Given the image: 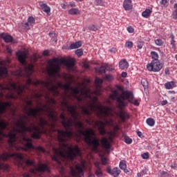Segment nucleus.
Here are the masks:
<instances>
[{
  "label": "nucleus",
  "mask_w": 177,
  "mask_h": 177,
  "mask_svg": "<svg viewBox=\"0 0 177 177\" xmlns=\"http://www.w3.org/2000/svg\"><path fill=\"white\" fill-rule=\"evenodd\" d=\"M117 89H118L119 91H122V87H121L120 86H116Z\"/></svg>",
  "instance_id": "0e129e2a"
},
{
  "label": "nucleus",
  "mask_w": 177,
  "mask_h": 177,
  "mask_svg": "<svg viewBox=\"0 0 177 177\" xmlns=\"http://www.w3.org/2000/svg\"><path fill=\"white\" fill-rule=\"evenodd\" d=\"M68 13L69 15H80V10H78L77 8H71L68 10Z\"/></svg>",
  "instance_id": "bb28decb"
},
{
  "label": "nucleus",
  "mask_w": 177,
  "mask_h": 177,
  "mask_svg": "<svg viewBox=\"0 0 177 177\" xmlns=\"http://www.w3.org/2000/svg\"><path fill=\"white\" fill-rule=\"evenodd\" d=\"M141 174H142V175H146V174H147V171H146V169H142Z\"/></svg>",
  "instance_id": "052dcab7"
},
{
  "label": "nucleus",
  "mask_w": 177,
  "mask_h": 177,
  "mask_svg": "<svg viewBox=\"0 0 177 177\" xmlns=\"http://www.w3.org/2000/svg\"><path fill=\"white\" fill-rule=\"evenodd\" d=\"M175 10L173 12L172 16L174 20H177V3H174V6Z\"/></svg>",
  "instance_id": "c85d7f7f"
},
{
  "label": "nucleus",
  "mask_w": 177,
  "mask_h": 177,
  "mask_svg": "<svg viewBox=\"0 0 177 177\" xmlns=\"http://www.w3.org/2000/svg\"><path fill=\"white\" fill-rule=\"evenodd\" d=\"M142 158H143V160H147L149 158V153L146 152L144 153L141 155Z\"/></svg>",
  "instance_id": "ea45409f"
},
{
  "label": "nucleus",
  "mask_w": 177,
  "mask_h": 177,
  "mask_svg": "<svg viewBox=\"0 0 177 177\" xmlns=\"http://www.w3.org/2000/svg\"><path fill=\"white\" fill-rule=\"evenodd\" d=\"M137 135L139 136V138H142L143 134L142 133L141 131H137Z\"/></svg>",
  "instance_id": "4d7b16f0"
},
{
  "label": "nucleus",
  "mask_w": 177,
  "mask_h": 177,
  "mask_svg": "<svg viewBox=\"0 0 177 177\" xmlns=\"http://www.w3.org/2000/svg\"><path fill=\"white\" fill-rule=\"evenodd\" d=\"M88 30H91V31H97V26L92 25L88 27Z\"/></svg>",
  "instance_id": "a19ab883"
},
{
  "label": "nucleus",
  "mask_w": 177,
  "mask_h": 177,
  "mask_svg": "<svg viewBox=\"0 0 177 177\" xmlns=\"http://www.w3.org/2000/svg\"><path fill=\"white\" fill-rule=\"evenodd\" d=\"M160 175L162 177H167L168 176V173L167 171H161Z\"/></svg>",
  "instance_id": "de8ad7c7"
},
{
  "label": "nucleus",
  "mask_w": 177,
  "mask_h": 177,
  "mask_svg": "<svg viewBox=\"0 0 177 177\" xmlns=\"http://www.w3.org/2000/svg\"><path fill=\"white\" fill-rule=\"evenodd\" d=\"M122 136L124 139V142L127 143V145H131V143H132V140L129 136H127L125 133H122Z\"/></svg>",
  "instance_id": "5701e85b"
},
{
  "label": "nucleus",
  "mask_w": 177,
  "mask_h": 177,
  "mask_svg": "<svg viewBox=\"0 0 177 177\" xmlns=\"http://www.w3.org/2000/svg\"><path fill=\"white\" fill-rule=\"evenodd\" d=\"M82 46V41H78L71 44L69 46V49L71 50L73 49H78V48H81Z\"/></svg>",
  "instance_id": "a211bd4d"
},
{
  "label": "nucleus",
  "mask_w": 177,
  "mask_h": 177,
  "mask_svg": "<svg viewBox=\"0 0 177 177\" xmlns=\"http://www.w3.org/2000/svg\"><path fill=\"white\" fill-rule=\"evenodd\" d=\"M119 167L120 169L124 170V172H125V174H127V175H131V171L127 169V163H125V160L120 161Z\"/></svg>",
  "instance_id": "dca6fc26"
},
{
  "label": "nucleus",
  "mask_w": 177,
  "mask_h": 177,
  "mask_svg": "<svg viewBox=\"0 0 177 177\" xmlns=\"http://www.w3.org/2000/svg\"><path fill=\"white\" fill-rule=\"evenodd\" d=\"M94 165L96 168L95 170H102V167L100 166V162H95Z\"/></svg>",
  "instance_id": "c9c22d12"
},
{
  "label": "nucleus",
  "mask_w": 177,
  "mask_h": 177,
  "mask_svg": "<svg viewBox=\"0 0 177 177\" xmlns=\"http://www.w3.org/2000/svg\"><path fill=\"white\" fill-rule=\"evenodd\" d=\"M155 44L158 46H162V45H164V41L161 39H158L155 40Z\"/></svg>",
  "instance_id": "c756f323"
},
{
  "label": "nucleus",
  "mask_w": 177,
  "mask_h": 177,
  "mask_svg": "<svg viewBox=\"0 0 177 177\" xmlns=\"http://www.w3.org/2000/svg\"><path fill=\"white\" fill-rule=\"evenodd\" d=\"M7 52L9 53V55H12V50L9 48H7Z\"/></svg>",
  "instance_id": "680f3d73"
},
{
  "label": "nucleus",
  "mask_w": 177,
  "mask_h": 177,
  "mask_svg": "<svg viewBox=\"0 0 177 177\" xmlns=\"http://www.w3.org/2000/svg\"><path fill=\"white\" fill-rule=\"evenodd\" d=\"M71 175L73 177H85V171L81 166L76 165L75 169L71 167Z\"/></svg>",
  "instance_id": "9d476101"
},
{
  "label": "nucleus",
  "mask_w": 177,
  "mask_h": 177,
  "mask_svg": "<svg viewBox=\"0 0 177 177\" xmlns=\"http://www.w3.org/2000/svg\"><path fill=\"white\" fill-rule=\"evenodd\" d=\"M151 10L147 9L142 13V16L143 17H145V19H148V17H150V15H151Z\"/></svg>",
  "instance_id": "b1692460"
},
{
  "label": "nucleus",
  "mask_w": 177,
  "mask_h": 177,
  "mask_svg": "<svg viewBox=\"0 0 177 177\" xmlns=\"http://www.w3.org/2000/svg\"><path fill=\"white\" fill-rule=\"evenodd\" d=\"M137 176H138V177H140V176H142L143 174L140 172V173H138V174H137Z\"/></svg>",
  "instance_id": "338daca9"
},
{
  "label": "nucleus",
  "mask_w": 177,
  "mask_h": 177,
  "mask_svg": "<svg viewBox=\"0 0 177 177\" xmlns=\"http://www.w3.org/2000/svg\"><path fill=\"white\" fill-rule=\"evenodd\" d=\"M1 66H3L5 64V61H1L0 62Z\"/></svg>",
  "instance_id": "774afa93"
},
{
  "label": "nucleus",
  "mask_w": 177,
  "mask_h": 177,
  "mask_svg": "<svg viewBox=\"0 0 177 177\" xmlns=\"http://www.w3.org/2000/svg\"><path fill=\"white\" fill-rule=\"evenodd\" d=\"M95 3L99 6H104V1L103 0H95Z\"/></svg>",
  "instance_id": "2f4dec72"
},
{
  "label": "nucleus",
  "mask_w": 177,
  "mask_h": 177,
  "mask_svg": "<svg viewBox=\"0 0 177 177\" xmlns=\"http://www.w3.org/2000/svg\"><path fill=\"white\" fill-rule=\"evenodd\" d=\"M40 7L43 12L46 13H50V8L46 5V3H42L40 5Z\"/></svg>",
  "instance_id": "aec40b11"
},
{
  "label": "nucleus",
  "mask_w": 177,
  "mask_h": 177,
  "mask_svg": "<svg viewBox=\"0 0 177 177\" xmlns=\"http://www.w3.org/2000/svg\"><path fill=\"white\" fill-rule=\"evenodd\" d=\"M160 3H161V5H164V6H165V5H167V3H168V1L167 0H161Z\"/></svg>",
  "instance_id": "8fccbe9b"
},
{
  "label": "nucleus",
  "mask_w": 177,
  "mask_h": 177,
  "mask_svg": "<svg viewBox=\"0 0 177 177\" xmlns=\"http://www.w3.org/2000/svg\"><path fill=\"white\" fill-rule=\"evenodd\" d=\"M105 78L107 80V81H111V80H113V75L106 74Z\"/></svg>",
  "instance_id": "c03bdc74"
},
{
  "label": "nucleus",
  "mask_w": 177,
  "mask_h": 177,
  "mask_svg": "<svg viewBox=\"0 0 177 177\" xmlns=\"http://www.w3.org/2000/svg\"><path fill=\"white\" fill-rule=\"evenodd\" d=\"M171 45L175 46V40L174 39V35L171 36Z\"/></svg>",
  "instance_id": "3c124183"
},
{
  "label": "nucleus",
  "mask_w": 177,
  "mask_h": 177,
  "mask_svg": "<svg viewBox=\"0 0 177 177\" xmlns=\"http://www.w3.org/2000/svg\"><path fill=\"white\" fill-rule=\"evenodd\" d=\"M50 51L48 50H45L43 52V56H49Z\"/></svg>",
  "instance_id": "09e8293b"
},
{
  "label": "nucleus",
  "mask_w": 177,
  "mask_h": 177,
  "mask_svg": "<svg viewBox=\"0 0 177 177\" xmlns=\"http://www.w3.org/2000/svg\"><path fill=\"white\" fill-rule=\"evenodd\" d=\"M121 118L122 121H125L126 118H129V115H125V114L122 113Z\"/></svg>",
  "instance_id": "a18cd8bd"
},
{
  "label": "nucleus",
  "mask_w": 177,
  "mask_h": 177,
  "mask_svg": "<svg viewBox=\"0 0 177 177\" xmlns=\"http://www.w3.org/2000/svg\"><path fill=\"white\" fill-rule=\"evenodd\" d=\"M132 0H124L123 8L125 10H131L132 9Z\"/></svg>",
  "instance_id": "f3484780"
},
{
  "label": "nucleus",
  "mask_w": 177,
  "mask_h": 177,
  "mask_svg": "<svg viewBox=\"0 0 177 177\" xmlns=\"http://www.w3.org/2000/svg\"><path fill=\"white\" fill-rule=\"evenodd\" d=\"M0 38L3 39L6 44H9L13 41V37L10 35L5 32L1 33Z\"/></svg>",
  "instance_id": "ddd939ff"
},
{
  "label": "nucleus",
  "mask_w": 177,
  "mask_h": 177,
  "mask_svg": "<svg viewBox=\"0 0 177 177\" xmlns=\"http://www.w3.org/2000/svg\"><path fill=\"white\" fill-rule=\"evenodd\" d=\"M96 84H103V80L100 78H95Z\"/></svg>",
  "instance_id": "49530a36"
},
{
  "label": "nucleus",
  "mask_w": 177,
  "mask_h": 177,
  "mask_svg": "<svg viewBox=\"0 0 177 177\" xmlns=\"http://www.w3.org/2000/svg\"><path fill=\"white\" fill-rule=\"evenodd\" d=\"M96 71H97L100 74H106V66H102L100 68H95Z\"/></svg>",
  "instance_id": "cd10ccee"
},
{
  "label": "nucleus",
  "mask_w": 177,
  "mask_h": 177,
  "mask_svg": "<svg viewBox=\"0 0 177 177\" xmlns=\"http://www.w3.org/2000/svg\"><path fill=\"white\" fill-rule=\"evenodd\" d=\"M28 22L30 24V26L34 24V23H35V19L32 17H29L28 18Z\"/></svg>",
  "instance_id": "f704fd0d"
},
{
  "label": "nucleus",
  "mask_w": 177,
  "mask_h": 177,
  "mask_svg": "<svg viewBox=\"0 0 177 177\" xmlns=\"http://www.w3.org/2000/svg\"><path fill=\"white\" fill-rule=\"evenodd\" d=\"M75 55H77L78 57H81V56L84 55V51L82 50V49H77L75 50Z\"/></svg>",
  "instance_id": "473e14b6"
},
{
  "label": "nucleus",
  "mask_w": 177,
  "mask_h": 177,
  "mask_svg": "<svg viewBox=\"0 0 177 177\" xmlns=\"http://www.w3.org/2000/svg\"><path fill=\"white\" fill-rule=\"evenodd\" d=\"M101 161L102 165H106L107 164V158L104 155H101Z\"/></svg>",
  "instance_id": "7c9ffc66"
},
{
  "label": "nucleus",
  "mask_w": 177,
  "mask_h": 177,
  "mask_svg": "<svg viewBox=\"0 0 177 177\" xmlns=\"http://www.w3.org/2000/svg\"><path fill=\"white\" fill-rule=\"evenodd\" d=\"M101 145L104 149H106V150L110 149L111 147V145H110V141H109V139L107 138H102L101 140Z\"/></svg>",
  "instance_id": "4468645a"
},
{
  "label": "nucleus",
  "mask_w": 177,
  "mask_h": 177,
  "mask_svg": "<svg viewBox=\"0 0 177 177\" xmlns=\"http://www.w3.org/2000/svg\"><path fill=\"white\" fill-rule=\"evenodd\" d=\"M119 67L120 70H125V68H128L129 67V64L126 59H124L119 62Z\"/></svg>",
  "instance_id": "2eb2a0df"
},
{
  "label": "nucleus",
  "mask_w": 177,
  "mask_h": 177,
  "mask_svg": "<svg viewBox=\"0 0 177 177\" xmlns=\"http://www.w3.org/2000/svg\"><path fill=\"white\" fill-rule=\"evenodd\" d=\"M121 75L123 78H127V75H128V73H127V72H122Z\"/></svg>",
  "instance_id": "864d4df0"
},
{
  "label": "nucleus",
  "mask_w": 177,
  "mask_h": 177,
  "mask_svg": "<svg viewBox=\"0 0 177 177\" xmlns=\"http://www.w3.org/2000/svg\"><path fill=\"white\" fill-rule=\"evenodd\" d=\"M59 63L66 67L69 71H74V66H75V59L73 58L61 59Z\"/></svg>",
  "instance_id": "1a4fd4ad"
},
{
  "label": "nucleus",
  "mask_w": 177,
  "mask_h": 177,
  "mask_svg": "<svg viewBox=\"0 0 177 177\" xmlns=\"http://www.w3.org/2000/svg\"><path fill=\"white\" fill-rule=\"evenodd\" d=\"M110 98L112 100H116L117 103L119 104V109H122V107H127L128 106V102L126 100H128L129 103H132L134 106H139V101L135 100L133 96V93L129 91H125L122 94H120L118 91L115 90L112 94L110 95Z\"/></svg>",
  "instance_id": "20e7f679"
},
{
  "label": "nucleus",
  "mask_w": 177,
  "mask_h": 177,
  "mask_svg": "<svg viewBox=\"0 0 177 177\" xmlns=\"http://www.w3.org/2000/svg\"><path fill=\"white\" fill-rule=\"evenodd\" d=\"M87 177H95V174H93V173H88V176Z\"/></svg>",
  "instance_id": "bf43d9fd"
},
{
  "label": "nucleus",
  "mask_w": 177,
  "mask_h": 177,
  "mask_svg": "<svg viewBox=\"0 0 177 177\" xmlns=\"http://www.w3.org/2000/svg\"><path fill=\"white\" fill-rule=\"evenodd\" d=\"M8 75V68L5 66H0V77Z\"/></svg>",
  "instance_id": "6ab92c4d"
},
{
  "label": "nucleus",
  "mask_w": 177,
  "mask_h": 177,
  "mask_svg": "<svg viewBox=\"0 0 177 177\" xmlns=\"http://www.w3.org/2000/svg\"><path fill=\"white\" fill-rule=\"evenodd\" d=\"M83 66L84 67V68H89V64H88L84 63L83 64Z\"/></svg>",
  "instance_id": "13d9d810"
},
{
  "label": "nucleus",
  "mask_w": 177,
  "mask_h": 177,
  "mask_svg": "<svg viewBox=\"0 0 177 177\" xmlns=\"http://www.w3.org/2000/svg\"><path fill=\"white\" fill-rule=\"evenodd\" d=\"M165 73L166 74V75H169V69L168 68H165Z\"/></svg>",
  "instance_id": "6e6d98bb"
},
{
  "label": "nucleus",
  "mask_w": 177,
  "mask_h": 177,
  "mask_svg": "<svg viewBox=\"0 0 177 177\" xmlns=\"http://www.w3.org/2000/svg\"><path fill=\"white\" fill-rule=\"evenodd\" d=\"M117 50V49L115 48H112L109 50V52L111 53H115V51Z\"/></svg>",
  "instance_id": "603ef678"
},
{
  "label": "nucleus",
  "mask_w": 177,
  "mask_h": 177,
  "mask_svg": "<svg viewBox=\"0 0 177 177\" xmlns=\"http://www.w3.org/2000/svg\"><path fill=\"white\" fill-rule=\"evenodd\" d=\"M150 55H151V59H153L152 62H159L160 60H158V53H157V52L156 51H151L150 53Z\"/></svg>",
  "instance_id": "4be33fe9"
},
{
  "label": "nucleus",
  "mask_w": 177,
  "mask_h": 177,
  "mask_svg": "<svg viewBox=\"0 0 177 177\" xmlns=\"http://www.w3.org/2000/svg\"><path fill=\"white\" fill-rule=\"evenodd\" d=\"M0 88L3 91H8V92H15L20 97L23 96V93L28 89L27 86L23 84H17L15 82H9L6 86L0 84Z\"/></svg>",
  "instance_id": "39448f33"
},
{
  "label": "nucleus",
  "mask_w": 177,
  "mask_h": 177,
  "mask_svg": "<svg viewBox=\"0 0 177 177\" xmlns=\"http://www.w3.org/2000/svg\"><path fill=\"white\" fill-rule=\"evenodd\" d=\"M164 67V64L160 61H151V63L147 64V69L148 71H153V73H158Z\"/></svg>",
  "instance_id": "6e6552de"
},
{
  "label": "nucleus",
  "mask_w": 177,
  "mask_h": 177,
  "mask_svg": "<svg viewBox=\"0 0 177 177\" xmlns=\"http://www.w3.org/2000/svg\"><path fill=\"white\" fill-rule=\"evenodd\" d=\"M48 64L50 66L49 70L48 71L49 77L51 78H56L60 72V66L59 64H55L53 61H49Z\"/></svg>",
  "instance_id": "0eeeda50"
},
{
  "label": "nucleus",
  "mask_w": 177,
  "mask_h": 177,
  "mask_svg": "<svg viewBox=\"0 0 177 177\" xmlns=\"http://www.w3.org/2000/svg\"><path fill=\"white\" fill-rule=\"evenodd\" d=\"M126 48H131L133 46V43L132 41H127L125 44Z\"/></svg>",
  "instance_id": "4c0bfd02"
},
{
  "label": "nucleus",
  "mask_w": 177,
  "mask_h": 177,
  "mask_svg": "<svg viewBox=\"0 0 177 177\" xmlns=\"http://www.w3.org/2000/svg\"><path fill=\"white\" fill-rule=\"evenodd\" d=\"M176 85L175 84V82H168L165 84V87L166 89H172V88H175Z\"/></svg>",
  "instance_id": "412c9836"
},
{
  "label": "nucleus",
  "mask_w": 177,
  "mask_h": 177,
  "mask_svg": "<svg viewBox=\"0 0 177 177\" xmlns=\"http://www.w3.org/2000/svg\"><path fill=\"white\" fill-rule=\"evenodd\" d=\"M17 56L19 62L21 63V64H24V63H26V59H27V53L26 52L18 51L17 53Z\"/></svg>",
  "instance_id": "f8f14e48"
},
{
  "label": "nucleus",
  "mask_w": 177,
  "mask_h": 177,
  "mask_svg": "<svg viewBox=\"0 0 177 177\" xmlns=\"http://www.w3.org/2000/svg\"><path fill=\"white\" fill-rule=\"evenodd\" d=\"M86 122H87L88 125H96L100 135H106L107 133L109 135V140H113V139H114L115 133L111 131H109L107 133V131H106L105 128L106 123H104L103 121L98 120L95 122L93 120H92V118H88V120H86Z\"/></svg>",
  "instance_id": "423d86ee"
},
{
  "label": "nucleus",
  "mask_w": 177,
  "mask_h": 177,
  "mask_svg": "<svg viewBox=\"0 0 177 177\" xmlns=\"http://www.w3.org/2000/svg\"><path fill=\"white\" fill-rule=\"evenodd\" d=\"M168 104V101H167V100H165L161 102L162 106H165V104Z\"/></svg>",
  "instance_id": "5fc2aeb1"
},
{
  "label": "nucleus",
  "mask_w": 177,
  "mask_h": 177,
  "mask_svg": "<svg viewBox=\"0 0 177 177\" xmlns=\"http://www.w3.org/2000/svg\"><path fill=\"white\" fill-rule=\"evenodd\" d=\"M15 75L17 77H23L24 75V73H23V71L21 70L17 71Z\"/></svg>",
  "instance_id": "e433bc0d"
},
{
  "label": "nucleus",
  "mask_w": 177,
  "mask_h": 177,
  "mask_svg": "<svg viewBox=\"0 0 177 177\" xmlns=\"http://www.w3.org/2000/svg\"><path fill=\"white\" fill-rule=\"evenodd\" d=\"M52 160L53 161H56L59 165H62V161H60V157L59 156V154L55 153L52 156Z\"/></svg>",
  "instance_id": "393cba45"
},
{
  "label": "nucleus",
  "mask_w": 177,
  "mask_h": 177,
  "mask_svg": "<svg viewBox=\"0 0 177 177\" xmlns=\"http://www.w3.org/2000/svg\"><path fill=\"white\" fill-rule=\"evenodd\" d=\"M23 176L24 177H31V176H30V174H27V173H25L23 174Z\"/></svg>",
  "instance_id": "e2e57ef3"
},
{
  "label": "nucleus",
  "mask_w": 177,
  "mask_h": 177,
  "mask_svg": "<svg viewBox=\"0 0 177 177\" xmlns=\"http://www.w3.org/2000/svg\"><path fill=\"white\" fill-rule=\"evenodd\" d=\"M30 26H31V25H30V24L28 23V21H27V22H23V23H22V26H23V27H25V28H30Z\"/></svg>",
  "instance_id": "79ce46f5"
},
{
  "label": "nucleus",
  "mask_w": 177,
  "mask_h": 177,
  "mask_svg": "<svg viewBox=\"0 0 177 177\" xmlns=\"http://www.w3.org/2000/svg\"><path fill=\"white\" fill-rule=\"evenodd\" d=\"M146 122L149 127H154V124H156V121L151 118L147 119Z\"/></svg>",
  "instance_id": "a878e982"
},
{
  "label": "nucleus",
  "mask_w": 177,
  "mask_h": 177,
  "mask_svg": "<svg viewBox=\"0 0 177 177\" xmlns=\"http://www.w3.org/2000/svg\"><path fill=\"white\" fill-rule=\"evenodd\" d=\"M58 86L63 88L65 91L66 96L70 100L75 99L77 104L72 105L67 98L63 97L61 102V107L63 111H66L71 118H67L64 113L60 114L59 117L62 120V124L65 130L57 129V140L62 147H66L65 151L66 157L68 160L73 161L77 157H81V149L78 145L74 147L66 144V142L75 136H84V142L88 145L92 146L94 150H97L100 146L99 138L96 137L95 130L92 129H86L84 126V123L80 121V115L77 109H80L83 115L89 117L92 113H95L98 117H102L105 114L103 107L97 106L95 104L93 98L86 90L78 88L71 87V92H68V84H62L57 82Z\"/></svg>",
  "instance_id": "f03ea898"
},
{
  "label": "nucleus",
  "mask_w": 177,
  "mask_h": 177,
  "mask_svg": "<svg viewBox=\"0 0 177 177\" xmlns=\"http://www.w3.org/2000/svg\"><path fill=\"white\" fill-rule=\"evenodd\" d=\"M141 84L142 85V86H144V88H147L148 84H147V81L145 79H142L141 80Z\"/></svg>",
  "instance_id": "58836bf2"
},
{
  "label": "nucleus",
  "mask_w": 177,
  "mask_h": 177,
  "mask_svg": "<svg viewBox=\"0 0 177 177\" xmlns=\"http://www.w3.org/2000/svg\"><path fill=\"white\" fill-rule=\"evenodd\" d=\"M9 158L16 160L19 167H24V165L26 167H33V168L30 169V174H35L37 172H49V166H48V164L39 162L37 165L34 160L27 159L21 153L16 152H4L2 154H0V169H3V171H8L9 165L2 163L1 160L8 161Z\"/></svg>",
  "instance_id": "7ed1b4c3"
},
{
  "label": "nucleus",
  "mask_w": 177,
  "mask_h": 177,
  "mask_svg": "<svg viewBox=\"0 0 177 177\" xmlns=\"http://www.w3.org/2000/svg\"><path fill=\"white\" fill-rule=\"evenodd\" d=\"M106 172L107 174H109V175H111L113 177H118L120 176V174H121V170H120L118 167H114L113 169H112L110 167H107Z\"/></svg>",
  "instance_id": "9b49d317"
},
{
  "label": "nucleus",
  "mask_w": 177,
  "mask_h": 177,
  "mask_svg": "<svg viewBox=\"0 0 177 177\" xmlns=\"http://www.w3.org/2000/svg\"><path fill=\"white\" fill-rule=\"evenodd\" d=\"M95 175L97 177H102L103 176V171L101 170H95Z\"/></svg>",
  "instance_id": "72a5a7b5"
},
{
  "label": "nucleus",
  "mask_w": 177,
  "mask_h": 177,
  "mask_svg": "<svg viewBox=\"0 0 177 177\" xmlns=\"http://www.w3.org/2000/svg\"><path fill=\"white\" fill-rule=\"evenodd\" d=\"M49 34L50 37H55L56 35V34L52 32H50Z\"/></svg>",
  "instance_id": "69168bd1"
},
{
  "label": "nucleus",
  "mask_w": 177,
  "mask_h": 177,
  "mask_svg": "<svg viewBox=\"0 0 177 177\" xmlns=\"http://www.w3.org/2000/svg\"><path fill=\"white\" fill-rule=\"evenodd\" d=\"M26 84L40 86L39 91H32L30 96L35 99L38 106L32 108V100L26 97L24 102L26 105L23 107L25 115H16V109H12V102H0V146L2 138H8L7 143L12 150H19V146L22 145L26 151L37 150L45 153L44 147L33 146L32 140L27 137V132L33 139H40L41 133H46L45 125H49V123L41 116L44 114L51 122H57L59 118L55 109L50 107V104H56V100L50 95L52 93L54 96H59L60 93L55 80L33 81L32 79H28Z\"/></svg>",
  "instance_id": "f257e3e1"
},
{
  "label": "nucleus",
  "mask_w": 177,
  "mask_h": 177,
  "mask_svg": "<svg viewBox=\"0 0 177 177\" xmlns=\"http://www.w3.org/2000/svg\"><path fill=\"white\" fill-rule=\"evenodd\" d=\"M127 30L130 34H132L133 31H135V29H133L132 26L127 27Z\"/></svg>",
  "instance_id": "37998d69"
}]
</instances>
